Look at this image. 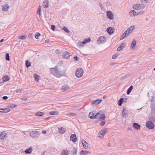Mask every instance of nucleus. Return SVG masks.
<instances>
[{
    "mask_svg": "<svg viewBox=\"0 0 155 155\" xmlns=\"http://www.w3.org/2000/svg\"><path fill=\"white\" fill-rule=\"evenodd\" d=\"M62 29L67 33H69L70 32V31L67 28L65 27H63Z\"/></svg>",
    "mask_w": 155,
    "mask_h": 155,
    "instance_id": "40",
    "label": "nucleus"
},
{
    "mask_svg": "<svg viewBox=\"0 0 155 155\" xmlns=\"http://www.w3.org/2000/svg\"><path fill=\"white\" fill-rule=\"evenodd\" d=\"M41 35V34L38 32H37L35 35V37L37 39H38L39 36Z\"/></svg>",
    "mask_w": 155,
    "mask_h": 155,
    "instance_id": "42",
    "label": "nucleus"
},
{
    "mask_svg": "<svg viewBox=\"0 0 155 155\" xmlns=\"http://www.w3.org/2000/svg\"><path fill=\"white\" fill-rule=\"evenodd\" d=\"M49 41V39H47V40H46L45 41V42L46 43H48Z\"/></svg>",
    "mask_w": 155,
    "mask_h": 155,
    "instance_id": "58",
    "label": "nucleus"
},
{
    "mask_svg": "<svg viewBox=\"0 0 155 155\" xmlns=\"http://www.w3.org/2000/svg\"><path fill=\"white\" fill-rule=\"evenodd\" d=\"M134 127L136 130L139 129L140 128V125L138 124L135 123L133 124Z\"/></svg>",
    "mask_w": 155,
    "mask_h": 155,
    "instance_id": "20",
    "label": "nucleus"
},
{
    "mask_svg": "<svg viewBox=\"0 0 155 155\" xmlns=\"http://www.w3.org/2000/svg\"><path fill=\"white\" fill-rule=\"evenodd\" d=\"M21 99V100H22L23 101H25L27 100V98H26L25 97H24L22 98Z\"/></svg>",
    "mask_w": 155,
    "mask_h": 155,
    "instance_id": "53",
    "label": "nucleus"
},
{
    "mask_svg": "<svg viewBox=\"0 0 155 155\" xmlns=\"http://www.w3.org/2000/svg\"><path fill=\"white\" fill-rule=\"evenodd\" d=\"M26 66L27 68L30 67L31 65V63L28 61H26L25 62Z\"/></svg>",
    "mask_w": 155,
    "mask_h": 155,
    "instance_id": "37",
    "label": "nucleus"
},
{
    "mask_svg": "<svg viewBox=\"0 0 155 155\" xmlns=\"http://www.w3.org/2000/svg\"><path fill=\"white\" fill-rule=\"evenodd\" d=\"M8 98V97L7 96H4L3 97V100H7V99Z\"/></svg>",
    "mask_w": 155,
    "mask_h": 155,
    "instance_id": "54",
    "label": "nucleus"
},
{
    "mask_svg": "<svg viewBox=\"0 0 155 155\" xmlns=\"http://www.w3.org/2000/svg\"><path fill=\"white\" fill-rule=\"evenodd\" d=\"M107 131L106 129H102L98 133L99 137L103 138L105 134L107 133Z\"/></svg>",
    "mask_w": 155,
    "mask_h": 155,
    "instance_id": "4",
    "label": "nucleus"
},
{
    "mask_svg": "<svg viewBox=\"0 0 155 155\" xmlns=\"http://www.w3.org/2000/svg\"><path fill=\"white\" fill-rule=\"evenodd\" d=\"M10 78L7 75L4 76L2 78L3 82L7 81H9Z\"/></svg>",
    "mask_w": 155,
    "mask_h": 155,
    "instance_id": "22",
    "label": "nucleus"
},
{
    "mask_svg": "<svg viewBox=\"0 0 155 155\" xmlns=\"http://www.w3.org/2000/svg\"><path fill=\"white\" fill-rule=\"evenodd\" d=\"M21 91L20 89H17L15 91L16 93H20L21 92Z\"/></svg>",
    "mask_w": 155,
    "mask_h": 155,
    "instance_id": "51",
    "label": "nucleus"
},
{
    "mask_svg": "<svg viewBox=\"0 0 155 155\" xmlns=\"http://www.w3.org/2000/svg\"><path fill=\"white\" fill-rule=\"evenodd\" d=\"M107 31L110 35H111L114 32V28L111 27H109L107 29Z\"/></svg>",
    "mask_w": 155,
    "mask_h": 155,
    "instance_id": "11",
    "label": "nucleus"
},
{
    "mask_svg": "<svg viewBox=\"0 0 155 155\" xmlns=\"http://www.w3.org/2000/svg\"><path fill=\"white\" fill-rule=\"evenodd\" d=\"M127 114L125 111V109L124 108L122 112V115L124 118H125L127 116Z\"/></svg>",
    "mask_w": 155,
    "mask_h": 155,
    "instance_id": "35",
    "label": "nucleus"
},
{
    "mask_svg": "<svg viewBox=\"0 0 155 155\" xmlns=\"http://www.w3.org/2000/svg\"><path fill=\"white\" fill-rule=\"evenodd\" d=\"M44 114V113L43 112H40L36 113L35 115L37 116L40 117L42 116Z\"/></svg>",
    "mask_w": 155,
    "mask_h": 155,
    "instance_id": "33",
    "label": "nucleus"
},
{
    "mask_svg": "<svg viewBox=\"0 0 155 155\" xmlns=\"http://www.w3.org/2000/svg\"><path fill=\"white\" fill-rule=\"evenodd\" d=\"M50 71L52 74H54L57 77H59L64 74V72L61 71L57 68H53L50 69Z\"/></svg>",
    "mask_w": 155,
    "mask_h": 155,
    "instance_id": "1",
    "label": "nucleus"
},
{
    "mask_svg": "<svg viewBox=\"0 0 155 155\" xmlns=\"http://www.w3.org/2000/svg\"><path fill=\"white\" fill-rule=\"evenodd\" d=\"M90 39H84L82 42L79 41L78 42V45L79 46H83L84 44H85L87 42H90Z\"/></svg>",
    "mask_w": 155,
    "mask_h": 155,
    "instance_id": "6",
    "label": "nucleus"
},
{
    "mask_svg": "<svg viewBox=\"0 0 155 155\" xmlns=\"http://www.w3.org/2000/svg\"><path fill=\"white\" fill-rule=\"evenodd\" d=\"M65 129L63 127H61L59 129V132L61 134H63L65 132Z\"/></svg>",
    "mask_w": 155,
    "mask_h": 155,
    "instance_id": "27",
    "label": "nucleus"
},
{
    "mask_svg": "<svg viewBox=\"0 0 155 155\" xmlns=\"http://www.w3.org/2000/svg\"><path fill=\"white\" fill-rule=\"evenodd\" d=\"M83 74V70L81 68L77 69L75 72L76 75L78 78L81 77Z\"/></svg>",
    "mask_w": 155,
    "mask_h": 155,
    "instance_id": "2",
    "label": "nucleus"
},
{
    "mask_svg": "<svg viewBox=\"0 0 155 155\" xmlns=\"http://www.w3.org/2000/svg\"><path fill=\"white\" fill-rule=\"evenodd\" d=\"M136 44V41L135 40H133L131 45L130 48L134 49V48Z\"/></svg>",
    "mask_w": 155,
    "mask_h": 155,
    "instance_id": "19",
    "label": "nucleus"
},
{
    "mask_svg": "<svg viewBox=\"0 0 155 155\" xmlns=\"http://www.w3.org/2000/svg\"><path fill=\"white\" fill-rule=\"evenodd\" d=\"M5 59L6 60L9 61L10 60L9 54L8 53L6 54Z\"/></svg>",
    "mask_w": 155,
    "mask_h": 155,
    "instance_id": "44",
    "label": "nucleus"
},
{
    "mask_svg": "<svg viewBox=\"0 0 155 155\" xmlns=\"http://www.w3.org/2000/svg\"><path fill=\"white\" fill-rule=\"evenodd\" d=\"M124 101V98H121L120 100H119L118 102V104L120 106H121L122 104Z\"/></svg>",
    "mask_w": 155,
    "mask_h": 155,
    "instance_id": "34",
    "label": "nucleus"
},
{
    "mask_svg": "<svg viewBox=\"0 0 155 155\" xmlns=\"http://www.w3.org/2000/svg\"><path fill=\"white\" fill-rule=\"evenodd\" d=\"M141 5L138 4H136L134 5L133 6V8L136 10H140L142 9V7H143L142 5Z\"/></svg>",
    "mask_w": 155,
    "mask_h": 155,
    "instance_id": "10",
    "label": "nucleus"
},
{
    "mask_svg": "<svg viewBox=\"0 0 155 155\" xmlns=\"http://www.w3.org/2000/svg\"><path fill=\"white\" fill-rule=\"evenodd\" d=\"M32 35V34H29L28 35V37L29 38H30L31 36Z\"/></svg>",
    "mask_w": 155,
    "mask_h": 155,
    "instance_id": "57",
    "label": "nucleus"
},
{
    "mask_svg": "<svg viewBox=\"0 0 155 155\" xmlns=\"http://www.w3.org/2000/svg\"><path fill=\"white\" fill-rule=\"evenodd\" d=\"M30 135L32 137L37 138L38 137L39 134L37 131H33L30 133Z\"/></svg>",
    "mask_w": 155,
    "mask_h": 155,
    "instance_id": "5",
    "label": "nucleus"
},
{
    "mask_svg": "<svg viewBox=\"0 0 155 155\" xmlns=\"http://www.w3.org/2000/svg\"><path fill=\"white\" fill-rule=\"evenodd\" d=\"M10 110L9 108H0V112L6 113L9 112Z\"/></svg>",
    "mask_w": 155,
    "mask_h": 155,
    "instance_id": "18",
    "label": "nucleus"
},
{
    "mask_svg": "<svg viewBox=\"0 0 155 155\" xmlns=\"http://www.w3.org/2000/svg\"><path fill=\"white\" fill-rule=\"evenodd\" d=\"M137 12L134 10H131L129 12V15L132 17L137 16Z\"/></svg>",
    "mask_w": 155,
    "mask_h": 155,
    "instance_id": "12",
    "label": "nucleus"
},
{
    "mask_svg": "<svg viewBox=\"0 0 155 155\" xmlns=\"http://www.w3.org/2000/svg\"><path fill=\"white\" fill-rule=\"evenodd\" d=\"M128 35V33H126V32H125H125L122 35L120 38V40H121L124 39Z\"/></svg>",
    "mask_w": 155,
    "mask_h": 155,
    "instance_id": "25",
    "label": "nucleus"
},
{
    "mask_svg": "<svg viewBox=\"0 0 155 155\" xmlns=\"http://www.w3.org/2000/svg\"><path fill=\"white\" fill-rule=\"evenodd\" d=\"M32 149L31 148H29V149H27L25 151V153L26 154L30 153L32 152Z\"/></svg>",
    "mask_w": 155,
    "mask_h": 155,
    "instance_id": "36",
    "label": "nucleus"
},
{
    "mask_svg": "<svg viewBox=\"0 0 155 155\" xmlns=\"http://www.w3.org/2000/svg\"><path fill=\"white\" fill-rule=\"evenodd\" d=\"M67 115L69 116H72L74 117V116H76V114L75 113H70L68 114H67Z\"/></svg>",
    "mask_w": 155,
    "mask_h": 155,
    "instance_id": "43",
    "label": "nucleus"
},
{
    "mask_svg": "<svg viewBox=\"0 0 155 155\" xmlns=\"http://www.w3.org/2000/svg\"><path fill=\"white\" fill-rule=\"evenodd\" d=\"M105 118V115L104 114H100L99 118L101 119L102 120H104Z\"/></svg>",
    "mask_w": 155,
    "mask_h": 155,
    "instance_id": "41",
    "label": "nucleus"
},
{
    "mask_svg": "<svg viewBox=\"0 0 155 155\" xmlns=\"http://www.w3.org/2000/svg\"><path fill=\"white\" fill-rule=\"evenodd\" d=\"M95 114H94L93 112H90L89 113V117L91 119H94Z\"/></svg>",
    "mask_w": 155,
    "mask_h": 155,
    "instance_id": "26",
    "label": "nucleus"
},
{
    "mask_svg": "<svg viewBox=\"0 0 155 155\" xmlns=\"http://www.w3.org/2000/svg\"><path fill=\"white\" fill-rule=\"evenodd\" d=\"M107 18L110 19H113L114 18V15L112 12L111 11H107L106 12Z\"/></svg>",
    "mask_w": 155,
    "mask_h": 155,
    "instance_id": "9",
    "label": "nucleus"
},
{
    "mask_svg": "<svg viewBox=\"0 0 155 155\" xmlns=\"http://www.w3.org/2000/svg\"><path fill=\"white\" fill-rule=\"evenodd\" d=\"M49 118H50L49 117L45 119V120H48V119H49Z\"/></svg>",
    "mask_w": 155,
    "mask_h": 155,
    "instance_id": "62",
    "label": "nucleus"
},
{
    "mask_svg": "<svg viewBox=\"0 0 155 155\" xmlns=\"http://www.w3.org/2000/svg\"><path fill=\"white\" fill-rule=\"evenodd\" d=\"M90 153V152L87 151H84L83 150H82L81 152V154L82 155H86Z\"/></svg>",
    "mask_w": 155,
    "mask_h": 155,
    "instance_id": "28",
    "label": "nucleus"
},
{
    "mask_svg": "<svg viewBox=\"0 0 155 155\" xmlns=\"http://www.w3.org/2000/svg\"><path fill=\"white\" fill-rule=\"evenodd\" d=\"M17 105H14V107H14V108H15V107H17Z\"/></svg>",
    "mask_w": 155,
    "mask_h": 155,
    "instance_id": "61",
    "label": "nucleus"
},
{
    "mask_svg": "<svg viewBox=\"0 0 155 155\" xmlns=\"http://www.w3.org/2000/svg\"><path fill=\"white\" fill-rule=\"evenodd\" d=\"M101 100H97L93 101L92 104H94V105H97L101 102Z\"/></svg>",
    "mask_w": 155,
    "mask_h": 155,
    "instance_id": "21",
    "label": "nucleus"
},
{
    "mask_svg": "<svg viewBox=\"0 0 155 155\" xmlns=\"http://www.w3.org/2000/svg\"><path fill=\"white\" fill-rule=\"evenodd\" d=\"M47 133V132L46 130H43L42 132V133L43 134H45Z\"/></svg>",
    "mask_w": 155,
    "mask_h": 155,
    "instance_id": "56",
    "label": "nucleus"
},
{
    "mask_svg": "<svg viewBox=\"0 0 155 155\" xmlns=\"http://www.w3.org/2000/svg\"><path fill=\"white\" fill-rule=\"evenodd\" d=\"M70 55V53L68 52H65L63 55V57L65 59H67L69 57Z\"/></svg>",
    "mask_w": 155,
    "mask_h": 155,
    "instance_id": "24",
    "label": "nucleus"
},
{
    "mask_svg": "<svg viewBox=\"0 0 155 155\" xmlns=\"http://www.w3.org/2000/svg\"><path fill=\"white\" fill-rule=\"evenodd\" d=\"M51 29L53 31H54L55 29V26L54 25H52L51 26Z\"/></svg>",
    "mask_w": 155,
    "mask_h": 155,
    "instance_id": "49",
    "label": "nucleus"
},
{
    "mask_svg": "<svg viewBox=\"0 0 155 155\" xmlns=\"http://www.w3.org/2000/svg\"><path fill=\"white\" fill-rule=\"evenodd\" d=\"M41 8L40 5H39V7L38 8V11L37 12V13L38 14V15L40 16L41 15Z\"/></svg>",
    "mask_w": 155,
    "mask_h": 155,
    "instance_id": "39",
    "label": "nucleus"
},
{
    "mask_svg": "<svg viewBox=\"0 0 155 155\" xmlns=\"http://www.w3.org/2000/svg\"><path fill=\"white\" fill-rule=\"evenodd\" d=\"M125 46V44L124 43H122L118 47L117 49V51H120Z\"/></svg>",
    "mask_w": 155,
    "mask_h": 155,
    "instance_id": "23",
    "label": "nucleus"
},
{
    "mask_svg": "<svg viewBox=\"0 0 155 155\" xmlns=\"http://www.w3.org/2000/svg\"><path fill=\"white\" fill-rule=\"evenodd\" d=\"M4 41V39H2L0 41V42H2Z\"/></svg>",
    "mask_w": 155,
    "mask_h": 155,
    "instance_id": "59",
    "label": "nucleus"
},
{
    "mask_svg": "<svg viewBox=\"0 0 155 155\" xmlns=\"http://www.w3.org/2000/svg\"><path fill=\"white\" fill-rule=\"evenodd\" d=\"M134 26H132L129 28L126 31H125V32L127 33H128V35L130 33L134 30Z\"/></svg>",
    "mask_w": 155,
    "mask_h": 155,
    "instance_id": "15",
    "label": "nucleus"
},
{
    "mask_svg": "<svg viewBox=\"0 0 155 155\" xmlns=\"http://www.w3.org/2000/svg\"><path fill=\"white\" fill-rule=\"evenodd\" d=\"M2 7L3 11H7L9 8V6L8 4H6L2 5Z\"/></svg>",
    "mask_w": 155,
    "mask_h": 155,
    "instance_id": "16",
    "label": "nucleus"
},
{
    "mask_svg": "<svg viewBox=\"0 0 155 155\" xmlns=\"http://www.w3.org/2000/svg\"><path fill=\"white\" fill-rule=\"evenodd\" d=\"M133 88V86H131L128 89V90L127 91V94H130V92L132 91Z\"/></svg>",
    "mask_w": 155,
    "mask_h": 155,
    "instance_id": "32",
    "label": "nucleus"
},
{
    "mask_svg": "<svg viewBox=\"0 0 155 155\" xmlns=\"http://www.w3.org/2000/svg\"><path fill=\"white\" fill-rule=\"evenodd\" d=\"M146 126L149 129H152L154 127V125L153 123L150 121L147 122Z\"/></svg>",
    "mask_w": 155,
    "mask_h": 155,
    "instance_id": "3",
    "label": "nucleus"
},
{
    "mask_svg": "<svg viewBox=\"0 0 155 155\" xmlns=\"http://www.w3.org/2000/svg\"><path fill=\"white\" fill-rule=\"evenodd\" d=\"M118 56V54H115L112 57V59H115V58H116L117 56Z\"/></svg>",
    "mask_w": 155,
    "mask_h": 155,
    "instance_id": "50",
    "label": "nucleus"
},
{
    "mask_svg": "<svg viewBox=\"0 0 155 155\" xmlns=\"http://www.w3.org/2000/svg\"><path fill=\"white\" fill-rule=\"evenodd\" d=\"M100 114L99 113H97L95 115L94 117V119H98L100 117Z\"/></svg>",
    "mask_w": 155,
    "mask_h": 155,
    "instance_id": "45",
    "label": "nucleus"
},
{
    "mask_svg": "<svg viewBox=\"0 0 155 155\" xmlns=\"http://www.w3.org/2000/svg\"><path fill=\"white\" fill-rule=\"evenodd\" d=\"M70 140L73 142H75L76 141L77 138L75 134H72L70 136Z\"/></svg>",
    "mask_w": 155,
    "mask_h": 155,
    "instance_id": "13",
    "label": "nucleus"
},
{
    "mask_svg": "<svg viewBox=\"0 0 155 155\" xmlns=\"http://www.w3.org/2000/svg\"><path fill=\"white\" fill-rule=\"evenodd\" d=\"M103 98H105V97H104V96L103 97Z\"/></svg>",
    "mask_w": 155,
    "mask_h": 155,
    "instance_id": "63",
    "label": "nucleus"
},
{
    "mask_svg": "<svg viewBox=\"0 0 155 155\" xmlns=\"http://www.w3.org/2000/svg\"><path fill=\"white\" fill-rule=\"evenodd\" d=\"M69 89V87L66 85H64L61 87V90L63 91H67Z\"/></svg>",
    "mask_w": 155,
    "mask_h": 155,
    "instance_id": "17",
    "label": "nucleus"
},
{
    "mask_svg": "<svg viewBox=\"0 0 155 155\" xmlns=\"http://www.w3.org/2000/svg\"><path fill=\"white\" fill-rule=\"evenodd\" d=\"M68 151L67 150H64L61 152V155H68Z\"/></svg>",
    "mask_w": 155,
    "mask_h": 155,
    "instance_id": "29",
    "label": "nucleus"
},
{
    "mask_svg": "<svg viewBox=\"0 0 155 155\" xmlns=\"http://www.w3.org/2000/svg\"><path fill=\"white\" fill-rule=\"evenodd\" d=\"M154 70L155 71V68L154 69Z\"/></svg>",
    "mask_w": 155,
    "mask_h": 155,
    "instance_id": "64",
    "label": "nucleus"
},
{
    "mask_svg": "<svg viewBox=\"0 0 155 155\" xmlns=\"http://www.w3.org/2000/svg\"><path fill=\"white\" fill-rule=\"evenodd\" d=\"M48 4L47 3H46V5H43V6L45 8H47L48 7Z\"/></svg>",
    "mask_w": 155,
    "mask_h": 155,
    "instance_id": "52",
    "label": "nucleus"
},
{
    "mask_svg": "<svg viewBox=\"0 0 155 155\" xmlns=\"http://www.w3.org/2000/svg\"><path fill=\"white\" fill-rule=\"evenodd\" d=\"M106 40V38L104 36H101L97 40V42L99 44L103 43H104Z\"/></svg>",
    "mask_w": 155,
    "mask_h": 155,
    "instance_id": "8",
    "label": "nucleus"
},
{
    "mask_svg": "<svg viewBox=\"0 0 155 155\" xmlns=\"http://www.w3.org/2000/svg\"><path fill=\"white\" fill-rule=\"evenodd\" d=\"M81 142L83 144V147L85 149H87L88 148V144L84 140L82 139L81 140Z\"/></svg>",
    "mask_w": 155,
    "mask_h": 155,
    "instance_id": "14",
    "label": "nucleus"
},
{
    "mask_svg": "<svg viewBox=\"0 0 155 155\" xmlns=\"http://www.w3.org/2000/svg\"><path fill=\"white\" fill-rule=\"evenodd\" d=\"M74 59L75 61H77L78 59V58L77 56H75V57H74Z\"/></svg>",
    "mask_w": 155,
    "mask_h": 155,
    "instance_id": "55",
    "label": "nucleus"
},
{
    "mask_svg": "<svg viewBox=\"0 0 155 155\" xmlns=\"http://www.w3.org/2000/svg\"><path fill=\"white\" fill-rule=\"evenodd\" d=\"M77 150L75 148H74L72 151V154L73 155H76L77 154Z\"/></svg>",
    "mask_w": 155,
    "mask_h": 155,
    "instance_id": "38",
    "label": "nucleus"
},
{
    "mask_svg": "<svg viewBox=\"0 0 155 155\" xmlns=\"http://www.w3.org/2000/svg\"><path fill=\"white\" fill-rule=\"evenodd\" d=\"M144 12V11H140L139 12H137V15H141L143 14Z\"/></svg>",
    "mask_w": 155,
    "mask_h": 155,
    "instance_id": "47",
    "label": "nucleus"
},
{
    "mask_svg": "<svg viewBox=\"0 0 155 155\" xmlns=\"http://www.w3.org/2000/svg\"><path fill=\"white\" fill-rule=\"evenodd\" d=\"M7 134L6 131H4L0 133V140H4L7 137Z\"/></svg>",
    "mask_w": 155,
    "mask_h": 155,
    "instance_id": "7",
    "label": "nucleus"
},
{
    "mask_svg": "<svg viewBox=\"0 0 155 155\" xmlns=\"http://www.w3.org/2000/svg\"><path fill=\"white\" fill-rule=\"evenodd\" d=\"M105 124V122L104 121H103L101 122L100 124V125L101 126H104Z\"/></svg>",
    "mask_w": 155,
    "mask_h": 155,
    "instance_id": "48",
    "label": "nucleus"
},
{
    "mask_svg": "<svg viewBox=\"0 0 155 155\" xmlns=\"http://www.w3.org/2000/svg\"><path fill=\"white\" fill-rule=\"evenodd\" d=\"M39 76L37 74H35L34 76L35 80L37 82H38L39 79Z\"/></svg>",
    "mask_w": 155,
    "mask_h": 155,
    "instance_id": "30",
    "label": "nucleus"
},
{
    "mask_svg": "<svg viewBox=\"0 0 155 155\" xmlns=\"http://www.w3.org/2000/svg\"><path fill=\"white\" fill-rule=\"evenodd\" d=\"M25 38H26V36L25 35H21V36H20L19 37V39H22V40L25 39Z\"/></svg>",
    "mask_w": 155,
    "mask_h": 155,
    "instance_id": "46",
    "label": "nucleus"
},
{
    "mask_svg": "<svg viewBox=\"0 0 155 155\" xmlns=\"http://www.w3.org/2000/svg\"><path fill=\"white\" fill-rule=\"evenodd\" d=\"M51 115H55L58 114V112L56 111H52L50 112Z\"/></svg>",
    "mask_w": 155,
    "mask_h": 155,
    "instance_id": "31",
    "label": "nucleus"
},
{
    "mask_svg": "<svg viewBox=\"0 0 155 155\" xmlns=\"http://www.w3.org/2000/svg\"><path fill=\"white\" fill-rule=\"evenodd\" d=\"M151 48H149L148 49V51H151Z\"/></svg>",
    "mask_w": 155,
    "mask_h": 155,
    "instance_id": "60",
    "label": "nucleus"
}]
</instances>
